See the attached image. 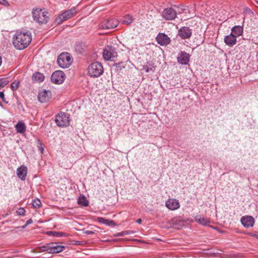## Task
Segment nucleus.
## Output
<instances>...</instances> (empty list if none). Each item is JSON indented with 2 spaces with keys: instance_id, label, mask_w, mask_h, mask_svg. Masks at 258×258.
I'll return each instance as SVG.
<instances>
[{
  "instance_id": "obj_1",
  "label": "nucleus",
  "mask_w": 258,
  "mask_h": 258,
  "mask_svg": "<svg viewBox=\"0 0 258 258\" xmlns=\"http://www.w3.org/2000/svg\"><path fill=\"white\" fill-rule=\"evenodd\" d=\"M32 40L30 32L17 31L13 37V43L18 49L21 50L27 47Z\"/></svg>"
},
{
  "instance_id": "obj_2",
  "label": "nucleus",
  "mask_w": 258,
  "mask_h": 258,
  "mask_svg": "<svg viewBox=\"0 0 258 258\" xmlns=\"http://www.w3.org/2000/svg\"><path fill=\"white\" fill-rule=\"evenodd\" d=\"M32 15L33 20L39 24H46L48 21L49 17L48 13L43 10L39 9H33Z\"/></svg>"
},
{
  "instance_id": "obj_3",
  "label": "nucleus",
  "mask_w": 258,
  "mask_h": 258,
  "mask_svg": "<svg viewBox=\"0 0 258 258\" xmlns=\"http://www.w3.org/2000/svg\"><path fill=\"white\" fill-rule=\"evenodd\" d=\"M103 72L102 65L98 62H93L88 67V74L93 78H97L100 76L102 75Z\"/></svg>"
},
{
  "instance_id": "obj_4",
  "label": "nucleus",
  "mask_w": 258,
  "mask_h": 258,
  "mask_svg": "<svg viewBox=\"0 0 258 258\" xmlns=\"http://www.w3.org/2000/svg\"><path fill=\"white\" fill-rule=\"evenodd\" d=\"M72 60L71 55L67 52L61 53L58 57L57 63L63 69L69 68L72 64Z\"/></svg>"
},
{
  "instance_id": "obj_5",
  "label": "nucleus",
  "mask_w": 258,
  "mask_h": 258,
  "mask_svg": "<svg viewBox=\"0 0 258 258\" xmlns=\"http://www.w3.org/2000/svg\"><path fill=\"white\" fill-rule=\"evenodd\" d=\"M55 123L59 127H66L70 124L68 114L64 112L58 113L55 117Z\"/></svg>"
},
{
  "instance_id": "obj_6",
  "label": "nucleus",
  "mask_w": 258,
  "mask_h": 258,
  "mask_svg": "<svg viewBox=\"0 0 258 258\" xmlns=\"http://www.w3.org/2000/svg\"><path fill=\"white\" fill-rule=\"evenodd\" d=\"M117 56L115 48L112 46H106L103 52V57L106 60H111Z\"/></svg>"
},
{
  "instance_id": "obj_7",
  "label": "nucleus",
  "mask_w": 258,
  "mask_h": 258,
  "mask_svg": "<svg viewBox=\"0 0 258 258\" xmlns=\"http://www.w3.org/2000/svg\"><path fill=\"white\" fill-rule=\"evenodd\" d=\"M65 79V74L61 71L54 72L51 76V81L53 83L60 84L63 82Z\"/></svg>"
},
{
  "instance_id": "obj_8",
  "label": "nucleus",
  "mask_w": 258,
  "mask_h": 258,
  "mask_svg": "<svg viewBox=\"0 0 258 258\" xmlns=\"http://www.w3.org/2000/svg\"><path fill=\"white\" fill-rule=\"evenodd\" d=\"M118 24L119 22L116 19L105 20L102 22L100 27L103 29H111L116 27Z\"/></svg>"
},
{
  "instance_id": "obj_9",
  "label": "nucleus",
  "mask_w": 258,
  "mask_h": 258,
  "mask_svg": "<svg viewBox=\"0 0 258 258\" xmlns=\"http://www.w3.org/2000/svg\"><path fill=\"white\" fill-rule=\"evenodd\" d=\"M176 15V11L171 8L165 9L162 12V17L166 20H174Z\"/></svg>"
},
{
  "instance_id": "obj_10",
  "label": "nucleus",
  "mask_w": 258,
  "mask_h": 258,
  "mask_svg": "<svg viewBox=\"0 0 258 258\" xmlns=\"http://www.w3.org/2000/svg\"><path fill=\"white\" fill-rule=\"evenodd\" d=\"M165 206L170 210L174 211L180 208V204L178 200L171 198L168 199L165 202Z\"/></svg>"
},
{
  "instance_id": "obj_11",
  "label": "nucleus",
  "mask_w": 258,
  "mask_h": 258,
  "mask_svg": "<svg viewBox=\"0 0 258 258\" xmlns=\"http://www.w3.org/2000/svg\"><path fill=\"white\" fill-rule=\"evenodd\" d=\"M76 13L77 11L76 8L73 7L72 9L60 14L58 16V19L60 22L64 21L74 16Z\"/></svg>"
},
{
  "instance_id": "obj_12",
  "label": "nucleus",
  "mask_w": 258,
  "mask_h": 258,
  "mask_svg": "<svg viewBox=\"0 0 258 258\" xmlns=\"http://www.w3.org/2000/svg\"><path fill=\"white\" fill-rule=\"evenodd\" d=\"M51 93L49 90H42L38 94V99L41 103L47 102L51 98Z\"/></svg>"
},
{
  "instance_id": "obj_13",
  "label": "nucleus",
  "mask_w": 258,
  "mask_h": 258,
  "mask_svg": "<svg viewBox=\"0 0 258 258\" xmlns=\"http://www.w3.org/2000/svg\"><path fill=\"white\" fill-rule=\"evenodd\" d=\"M190 55L185 51H181L178 53L177 57V61L181 64H187L189 60Z\"/></svg>"
},
{
  "instance_id": "obj_14",
  "label": "nucleus",
  "mask_w": 258,
  "mask_h": 258,
  "mask_svg": "<svg viewBox=\"0 0 258 258\" xmlns=\"http://www.w3.org/2000/svg\"><path fill=\"white\" fill-rule=\"evenodd\" d=\"M192 31L188 27H182L178 31V35L182 39H186L190 37Z\"/></svg>"
},
{
  "instance_id": "obj_15",
  "label": "nucleus",
  "mask_w": 258,
  "mask_h": 258,
  "mask_svg": "<svg viewBox=\"0 0 258 258\" xmlns=\"http://www.w3.org/2000/svg\"><path fill=\"white\" fill-rule=\"evenodd\" d=\"M156 39L158 43L161 45H166L170 42V38L164 33H159Z\"/></svg>"
},
{
  "instance_id": "obj_16",
  "label": "nucleus",
  "mask_w": 258,
  "mask_h": 258,
  "mask_svg": "<svg viewBox=\"0 0 258 258\" xmlns=\"http://www.w3.org/2000/svg\"><path fill=\"white\" fill-rule=\"evenodd\" d=\"M240 221L243 226L246 228L252 227L254 223V219L252 216H243Z\"/></svg>"
},
{
  "instance_id": "obj_17",
  "label": "nucleus",
  "mask_w": 258,
  "mask_h": 258,
  "mask_svg": "<svg viewBox=\"0 0 258 258\" xmlns=\"http://www.w3.org/2000/svg\"><path fill=\"white\" fill-rule=\"evenodd\" d=\"M49 245V253H56L61 252L64 249V246L58 245L56 243H50Z\"/></svg>"
},
{
  "instance_id": "obj_18",
  "label": "nucleus",
  "mask_w": 258,
  "mask_h": 258,
  "mask_svg": "<svg viewBox=\"0 0 258 258\" xmlns=\"http://www.w3.org/2000/svg\"><path fill=\"white\" fill-rule=\"evenodd\" d=\"M27 173V167L22 165L17 170V174L22 180H25Z\"/></svg>"
},
{
  "instance_id": "obj_19",
  "label": "nucleus",
  "mask_w": 258,
  "mask_h": 258,
  "mask_svg": "<svg viewBox=\"0 0 258 258\" xmlns=\"http://www.w3.org/2000/svg\"><path fill=\"white\" fill-rule=\"evenodd\" d=\"M237 42L236 37L230 33V35H227L224 38V42L226 45L230 47L234 45Z\"/></svg>"
},
{
  "instance_id": "obj_20",
  "label": "nucleus",
  "mask_w": 258,
  "mask_h": 258,
  "mask_svg": "<svg viewBox=\"0 0 258 258\" xmlns=\"http://www.w3.org/2000/svg\"><path fill=\"white\" fill-rule=\"evenodd\" d=\"M243 27L240 26H235L231 29V33L236 38L241 36L243 33Z\"/></svg>"
},
{
  "instance_id": "obj_21",
  "label": "nucleus",
  "mask_w": 258,
  "mask_h": 258,
  "mask_svg": "<svg viewBox=\"0 0 258 258\" xmlns=\"http://www.w3.org/2000/svg\"><path fill=\"white\" fill-rule=\"evenodd\" d=\"M32 79L34 82L40 83L44 81V76L40 72H36L33 75Z\"/></svg>"
},
{
  "instance_id": "obj_22",
  "label": "nucleus",
  "mask_w": 258,
  "mask_h": 258,
  "mask_svg": "<svg viewBox=\"0 0 258 258\" xmlns=\"http://www.w3.org/2000/svg\"><path fill=\"white\" fill-rule=\"evenodd\" d=\"M16 131L19 133H23L26 131V125L24 122L19 121L15 125Z\"/></svg>"
},
{
  "instance_id": "obj_23",
  "label": "nucleus",
  "mask_w": 258,
  "mask_h": 258,
  "mask_svg": "<svg viewBox=\"0 0 258 258\" xmlns=\"http://www.w3.org/2000/svg\"><path fill=\"white\" fill-rule=\"evenodd\" d=\"M77 203L79 205L84 207H87L89 205L88 201L87 200V198L83 195H81L79 197L77 200Z\"/></svg>"
},
{
  "instance_id": "obj_24",
  "label": "nucleus",
  "mask_w": 258,
  "mask_h": 258,
  "mask_svg": "<svg viewBox=\"0 0 258 258\" xmlns=\"http://www.w3.org/2000/svg\"><path fill=\"white\" fill-rule=\"evenodd\" d=\"M196 221L203 225H207L210 223L209 219L201 216H197L196 218Z\"/></svg>"
},
{
  "instance_id": "obj_25",
  "label": "nucleus",
  "mask_w": 258,
  "mask_h": 258,
  "mask_svg": "<svg viewBox=\"0 0 258 258\" xmlns=\"http://www.w3.org/2000/svg\"><path fill=\"white\" fill-rule=\"evenodd\" d=\"M134 20V19L133 17L131 15L128 14L124 17L122 20V23L126 25H130L133 23Z\"/></svg>"
},
{
  "instance_id": "obj_26",
  "label": "nucleus",
  "mask_w": 258,
  "mask_h": 258,
  "mask_svg": "<svg viewBox=\"0 0 258 258\" xmlns=\"http://www.w3.org/2000/svg\"><path fill=\"white\" fill-rule=\"evenodd\" d=\"M98 219L99 222L106 225L111 226L115 225L114 222L113 220L106 219L104 218H99Z\"/></svg>"
},
{
  "instance_id": "obj_27",
  "label": "nucleus",
  "mask_w": 258,
  "mask_h": 258,
  "mask_svg": "<svg viewBox=\"0 0 258 258\" xmlns=\"http://www.w3.org/2000/svg\"><path fill=\"white\" fill-rule=\"evenodd\" d=\"M133 233H134V232L133 231L128 230V231H125L116 233L113 235V236H114V237L123 236L125 235H130V234H133Z\"/></svg>"
},
{
  "instance_id": "obj_28",
  "label": "nucleus",
  "mask_w": 258,
  "mask_h": 258,
  "mask_svg": "<svg viewBox=\"0 0 258 258\" xmlns=\"http://www.w3.org/2000/svg\"><path fill=\"white\" fill-rule=\"evenodd\" d=\"M33 207L35 208H39L41 205V202L38 199H35L32 202Z\"/></svg>"
},
{
  "instance_id": "obj_29",
  "label": "nucleus",
  "mask_w": 258,
  "mask_h": 258,
  "mask_svg": "<svg viewBox=\"0 0 258 258\" xmlns=\"http://www.w3.org/2000/svg\"><path fill=\"white\" fill-rule=\"evenodd\" d=\"M20 82L17 81H14L11 83V87L13 91L17 90L19 87Z\"/></svg>"
},
{
  "instance_id": "obj_30",
  "label": "nucleus",
  "mask_w": 258,
  "mask_h": 258,
  "mask_svg": "<svg viewBox=\"0 0 258 258\" xmlns=\"http://www.w3.org/2000/svg\"><path fill=\"white\" fill-rule=\"evenodd\" d=\"M9 83V81L5 79L2 78L0 79V89L4 87L6 85H7Z\"/></svg>"
},
{
  "instance_id": "obj_31",
  "label": "nucleus",
  "mask_w": 258,
  "mask_h": 258,
  "mask_svg": "<svg viewBox=\"0 0 258 258\" xmlns=\"http://www.w3.org/2000/svg\"><path fill=\"white\" fill-rule=\"evenodd\" d=\"M39 249L42 251H47L49 253V243L45 245L41 246L39 247Z\"/></svg>"
},
{
  "instance_id": "obj_32",
  "label": "nucleus",
  "mask_w": 258,
  "mask_h": 258,
  "mask_svg": "<svg viewBox=\"0 0 258 258\" xmlns=\"http://www.w3.org/2000/svg\"><path fill=\"white\" fill-rule=\"evenodd\" d=\"M49 233H51V234H52L53 236L58 237H62L64 235V233H63L57 232L50 231V232H49Z\"/></svg>"
},
{
  "instance_id": "obj_33",
  "label": "nucleus",
  "mask_w": 258,
  "mask_h": 258,
  "mask_svg": "<svg viewBox=\"0 0 258 258\" xmlns=\"http://www.w3.org/2000/svg\"><path fill=\"white\" fill-rule=\"evenodd\" d=\"M17 213L19 215L24 216L25 213V210L23 208H20L17 211Z\"/></svg>"
},
{
  "instance_id": "obj_34",
  "label": "nucleus",
  "mask_w": 258,
  "mask_h": 258,
  "mask_svg": "<svg viewBox=\"0 0 258 258\" xmlns=\"http://www.w3.org/2000/svg\"><path fill=\"white\" fill-rule=\"evenodd\" d=\"M0 98L2 99L3 101L7 104L8 102L6 101L5 98V94L4 92L3 91L0 92Z\"/></svg>"
},
{
  "instance_id": "obj_35",
  "label": "nucleus",
  "mask_w": 258,
  "mask_h": 258,
  "mask_svg": "<svg viewBox=\"0 0 258 258\" xmlns=\"http://www.w3.org/2000/svg\"><path fill=\"white\" fill-rule=\"evenodd\" d=\"M143 70L147 73H149L150 71H152V68L148 66H144Z\"/></svg>"
},
{
  "instance_id": "obj_36",
  "label": "nucleus",
  "mask_w": 258,
  "mask_h": 258,
  "mask_svg": "<svg viewBox=\"0 0 258 258\" xmlns=\"http://www.w3.org/2000/svg\"><path fill=\"white\" fill-rule=\"evenodd\" d=\"M84 233L86 234H88V235H89V234H93L94 232L92 231H91V230H84Z\"/></svg>"
},
{
  "instance_id": "obj_37",
  "label": "nucleus",
  "mask_w": 258,
  "mask_h": 258,
  "mask_svg": "<svg viewBox=\"0 0 258 258\" xmlns=\"http://www.w3.org/2000/svg\"><path fill=\"white\" fill-rule=\"evenodd\" d=\"M33 223V220L32 219H30L29 220H28L27 221H26V225H28L29 224H31Z\"/></svg>"
},
{
  "instance_id": "obj_38",
  "label": "nucleus",
  "mask_w": 258,
  "mask_h": 258,
  "mask_svg": "<svg viewBox=\"0 0 258 258\" xmlns=\"http://www.w3.org/2000/svg\"><path fill=\"white\" fill-rule=\"evenodd\" d=\"M137 222L139 224H141V222H142V219H139L137 220Z\"/></svg>"
},
{
  "instance_id": "obj_39",
  "label": "nucleus",
  "mask_w": 258,
  "mask_h": 258,
  "mask_svg": "<svg viewBox=\"0 0 258 258\" xmlns=\"http://www.w3.org/2000/svg\"><path fill=\"white\" fill-rule=\"evenodd\" d=\"M122 63V62H120V63H118L117 64H116V67L119 68V67H120V64Z\"/></svg>"
},
{
  "instance_id": "obj_40",
  "label": "nucleus",
  "mask_w": 258,
  "mask_h": 258,
  "mask_svg": "<svg viewBox=\"0 0 258 258\" xmlns=\"http://www.w3.org/2000/svg\"><path fill=\"white\" fill-rule=\"evenodd\" d=\"M253 236L258 239V234H253Z\"/></svg>"
},
{
  "instance_id": "obj_41",
  "label": "nucleus",
  "mask_w": 258,
  "mask_h": 258,
  "mask_svg": "<svg viewBox=\"0 0 258 258\" xmlns=\"http://www.w3.org/2000/svg\"><path fill=\"white\" fill-rule=\"evenodd\" d=\"M27 226H28V225H26V223H25V224L24 225H23L22 227L23 228H24L26 227Z\"/></svg>"
},
{
  "instance_id": "obj_42",
  "label": "nucleus",
  "mask_w": 258,
  "mask_h": 258,
  "mask_svg": "<svg viewBox=\"0 0 258 258\" xmlns=\"http://www.w3.org/2000/svg\"><path fill=\"white\" fill-rule=\"evenodd\" d=\"M254 1L258 5V0H254Z\"/></svg>"
},
{
  "instance_id": "obj_43",
  "label": "nucleus",
  "mask_w": 258,
  "mask_h": 258,
  "mask_svg": "<svg viewBox=\"0 0 258 258\" xmlns=\"http://www.w3.org/2000/svg\"><path fill=\"white\" fill-rule=\"evenodd\" d=\"M3 1H4V2L5 3H7V2L6 0H3Z\"/></svg>"
},
{
  "instance_id": "obj_44",
  "label": "nucleus",
  "mask_w": 258,
  "mask_h": 258,
  "mask_svg": "<svg viewBox=\"0 0 258 258\" xmlns=\"http://www.w3.org/2000/svg\"><path fill=\"white\" fill-rule=\"evenodd\" d=\"M0 106L3 107V105L1 102H0Z\"/></svg>"
}]
</instances>
